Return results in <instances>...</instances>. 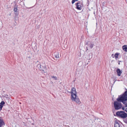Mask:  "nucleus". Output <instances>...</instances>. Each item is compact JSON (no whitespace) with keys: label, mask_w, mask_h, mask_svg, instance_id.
I'll return each mask as SVG.
<instances>
[{"label":"nucleus","mask_w":127,"mask_h":127,"mask_svg":"<svg viewBox=\"0 0 127 127\" xmlns=\"http://www.w3.org/2000/svg\"><path fill=\"white\" fill-rule=\"evenodd\" d=\"M124 121L125 123L127 124V118L124 120Z\"/></svg>","instance_id":"f3484780"},{"label":"nucleus","mask_w":127,"mask_h":127,"mask_svg":"<svg viewBox=\"0 0 127 127\" xmlns=\"http://www.w3.org/2000/svg\"><path fill=\"white\" fill-rule=\"evenodd\" d=\"M70 94L71 99L72 101L76 102L78 104H80L81 102L77 95V92L75 88H72L70 91Z\"/></svg>","instance_id":"f03ea898"},{"label":"nucleus","mask_w":127,"mask_h":127,"mask_svg":"<svg viewBox=\"0 0 127 127\" xmlns=\"http://www.w3.org/2000/svg\"><path fill=\"white\" fill-rule=\"evenodd\" d=\"M124 54H125V55H126V54H127V53H124Z\"/></svg>","instance_id":"4be33fe9"},{"label":"nucleus","mask_w":127,"mask_h":127,"mask_svg":"<svg viewBox=\"0 0 127 127\" xmlns=\"http://www.w3.org/2000/svg\"><path fill=\"white\" fill-rule=\"evenodd\" d=\"M51 77L54 80H58L56 76H52Z\"/></svg>","instance_id":"2eb2a0df"},{"label":"nucleus","mask_w":127,"mask_h":127,"mask_svg":"<svg viewBox=\"0 0 127 127\" xmlns=\"http://www.w3.org/2000/svg\"><path fill=\"white\" fill-rule=\"evenodd\" d=\"M114 127H120V125L116 121L115 122Z\"/></svg>","instance_id":"9b49d317"},{"label":"nucleus","mask_w":127,"mask_h":127,"mask_svg":"<svg viewBox=\"0 0 127 127\" xmlns=\"http://www.w3.org/2000/svg\"><path fill=\"white\" fill-rule=\"evenodd\" d=\"M126 101H125V104H124L126 106L124 107H123L122 109L124 110H125V111L127 112V94L126 98Z\"/></svg>","instance_id":"39448f33"},{"label":"nucleus","mask_w":127,"mask_h":127,"mask_svg":"<svg viewBox=\"0 0 127 127\" xmlns=\"http://www.w3.org/2000/svg\"><path fill=\"white\" fill-rule=\"evenodd\" d=\"M119 55V54L118 53H116L114 55V56L115 57V59L116 60L118 58V55Z\"/></svg>","instance_id":"ddd939ff"},{"label":"nucleus","mask_w":127,"mask_h":127,"mask_svg":"<svg viewBox=\"0 0 127 127\" xmlns=\"http://www.w3.org/2000/svg\"><path fill=\"white\" fill-rule=\"evenodd\" d=\"M2 24V22L0 21V25H1Z\"/></svg>","instance_id":"412c9836"},{"label":"nucleus","mask_w":127,"mask_h":127,"mask_svg":"<svg viewBox=\"0 0 127 127\" xmlns=\"http://www.w3.org/2000/svg\"><path fill=\"white\" fill-rule=\"evenodd\" d=\"M14 10L15 12H17V6H15L14 7Z\"/></svg>","instance_id":"4468645a"},{"label":"nucleus","mask_w":127,"mask_h":127,"mask_svg":"<svg viewBox=\"0 0 127 127\" xmlns=\"http://www.w3.org/2000/svg\"><path fill=\"white\" fill-rule=\"evenodd\" d=\"M127 94V91H126L123 95H119L117 99V101H115L114 105L115 109L118 110L121 108L122 107V105L121 102L125 104V101H126V98Z\"/></svg>","instance_id":"f257e3e1"},{"label":"nucleus","mask_w":127,"mask_h":127,"mask_svg":"<svg viewBox=\"0 0 127 127\" xmlns=\"http://www.w3.org/2000/svg\"><path fill=\"white\" fill-rule=\"evenodd\" d=\"M54 55L55 58L56 59H55V60H57V59L60 58L59 53L57 52L55 53Z\"/></svg>","instance_id":"6e6552de"},{"label":"nucleus","mask_w":127,"mask_h":127,"mask_svg":"<svg viewBox=\"0 0 127 127\" xmlns=\"http://www.w3.org/2000/svg\"><path fill=\"white\" fill-rule=\"evenodd\" d=\"M123 50L126 52H127V45H124L122 46Z\"/></svg>","instance_id":"9d476101"},{"label":"nucleus","mask_w":127,"mask_h":127,"mask_svg":"<svg viewBox=\"0 0 127 127\" xmlns=\"http://www.w3.org/2000/svg\"><path fill=\"white\" fill-rule=\"evenodd\" d=\"M5 103L3 101H2L0 103V105H2L4 104Z\"/></svg>","instance_id":"dca6fc26"},{"label":"nucleus","mask_w":127,"mask_h":127,"mask_svg":"<svg viewBox=\"0 0 127 127\" xmlns=\"http://www.w3.org/2000/svg\"><path fill=\"white\" fill-rule=\"evenodd\" d=\"M87 44L91 49L94 46V44L90 42H88Z\"/></svg>","instance_id":"423d86ee"},{"label":"nucleus","mask_w":127,"mask_h":127,"mask_svg":"<svg viewBox=\"0 0 127 127\" xmlns=\"http://www.w3.org/2000/svg\"><path fill=\"white\" fill-rule=\"evenodd\" d=\"M117 115L119 117L124 118L127 117V114L124 111L118 112H116Z\"/></svg>","instance_id":"7ed1b4c3"},{"label":"nucleus","mask_w":127,"mask_h":127,"mask_svg":"<svg viewBox=\"0 0 127 127\" xmlns=\"http://www.w3.org/2000/svg\"><path fill=\"white\" fill-rule=\"evenodd\" d=\"M87 50H88V48H87Z\"/></svg>","instance_id":"5701e85b"},{"label":"nucleus","mask_w":127,"mask_h":127,"mask_svg":"<svg viewBox=\"0 0 127 127\" xmlns=\"http://www.w3.org/2000/svg\"><path fill=\"white\" fill-rule=\"evenodd\" d=\"M116 72L117 73L118 76H120L121 75V73H122L120 69L119 68L117 69L116 70Z\"/></svg>","instance_id":"1a4fd4ad"},{"label":"nucleus","mask_w":127,"mask_h":127,"mask_svg":"<svg viewBox=\"0 0 127 127\" xmlns=\"http://www.w3.org/2000/svg\"><path fill=\"white\" fill-rule=\"evenodd\" d=\"M4 124V123L3 121L2 120L0 119V127H1Z\"/></svg>","instance_id":"f8f14e48"},{"label":"nucleus","mask_w":127,"mask_h":127,"mask_svg":"<svg viewBox=\"0 0 127 127\" xmlns=\"http://www.w3.org/2000/svg\"><path fill=\"white\" fill-rule=\"evenodd\" d=\"M37 67L40 71H43L44 72H46V71L47 70V68L45 66L43 68V66L42 65H41L40 64H38L37 65Z\"/></svg>","instance_id":"20e7f679"},{"label":"nucleus","mask_w":127,"mask_h":127,"mask_svg":"<svg viewBox=\"0 0 127 127\" xmlns=\"http://www.w3.org/2000/svg\"><path fill=\"white\" fill-rule=\"evenodd\" d=\"M79 3H77L76 4V8L78 10H81L82 9V7Z\"/></svg>","instance_id":"0eeeda50"},{"label":"nucleus","mask_w":127,"mask_h":127,"mask_svg":"<svg viewBox=\"0 0 127 127\" xmlns=\"http://www.w3.org/2000/svg\"><path fill=\"white\" fill-rule=\"evenodd\" d=\"M75 1L74 0H72V4H73L75 2Z\"/></svg>","instance_id":"6ab92c4d"},{"label":"nucleus","mask_w":127,"mask_h":127,"mask_svg":"<svg viewBox=\"0 0 127 127\" xmlns=\"http://www.w3.org/2000/svg\"><path fill=\"white\" fill-rule=\"evenodd\" d=\"M111 56H112V57L113 58H114V54H112V55Z\"/></svg>","instance_id":"aec40b11"},{"label":"nucleus","mask_w":127,"mask_h":127,"mask_svg":"<svg viewBox=\"0 0 127 127\" xmlns=\"http://www.w3.org/2000/svg\"><path fill=\"white\" fill-rule=\"evenodd\" d=\"M2 106H3L2 105H0V110H1Z\"/></svg>","instance_id":"a211bd4d"}]
</instances>
